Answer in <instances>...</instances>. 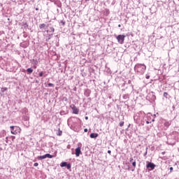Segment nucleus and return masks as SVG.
I'll use <instances>...</instances> for the list:
<instances>
[{
    "label": "nucleus",
    "mask_w": 179,
    "mask_h": 179,
    "mask_svg": "<svg viewBox=\"0 0 179 179\" xmlns=\"http://www.w3.org/2000/svg\"><path fill=\"white\" fill-rule=\"evenodd\" d=\"M134 71L140 73V75H143L146 71V66L145 64H137L134 66Z\"/></svg>",
    "instance_id": "f257e3e1"
},
{
    "label": "nucleus",
    "mask_w": 179,
    "mask_h": 179,
    "mask_svg": "<svg viewBox=\"0 0 179 179\" xmlns=\"http://www.w3.org/2000/svg\"><path fill=\"white\" fill-rule=\"evenodd\" d=\"M131 163L132 167L128 166V170H131V171H135V169H136V160L134 159V157H130L129 159V164Z\"/></svg>",
    "instance_id": "f03ea898"
},
{
    "label": "nucleus",
    "mask_w": 179,
    "mask_h": 179,
    "mask_svg": "<svg viewBox=\"0 0 179 179\" xmlns=\"http://www.w3.org/2000/svg\"><path fill=\"white\" fill-rule=\"evenodd\" d=\"M147 100H148V101H155V100H156V95H155V92H151L150 93H148V94L146 96Z\"/></svg>",
    "instance_id": "7ed1b4c3"
},
{
    "label": "nucleus",
    "mask_w": 179,
    "mask_h": 179,
    "mask_svg": "<svg viewBox=\"0 0 179 179\" xmlns=\"http://www.w3.org/2000/svg\"><path fill=\"white\" fill-rule=\"evenodd\" d=\"M146 163H147L146 169H148V170H150V171H152V170H155V168L156 167V164L149 162H147Z\"/></svg>",
    "instance_id": "20e7f679"
},
{
    "label": "nucleus",
    "mask_w": 179,
    "mask_h": 179,
    "mask_svg": "<svg viewBox=\"0 0 179 179\" xmlns=\"http://www.w3.org/2000/svg\"><path fill=\"white\" fill-rule=\"evenodd\" d=\"M116 39L117 40V43H119V44H122L124 41H125V35H118L116 36Z\"/></svg>",
    "instance_id": "39448f33"
},
{
    "label": "nucleus",
    "mask_w": 179,
    "mask_h": 179,
    "mask_svg": "<svg viewBox=\"0 0 179 179\" xmlns=\"http://www.w3.org/2000/svg\"><path fill=\"white\" fill-rule=\"evenodd\" d=\"M10 132L13 135H17V130L20 129V128H19V127L17 126H10Z\"/></svg>",
    "instance_id": "423d86ee"
},
{
    "label": "nucleus",
    "mask_w": 179,
    "mask_h": 179,
    "mask_svg": "<svg viewBox=\"0 0 179 179\" xmlns=\"http://www.w3.org/2000/svg\"><path fill=\"white\" fill-rule=\"evenodd\" d=\"M52 159L54 157V155H52L50 154H45L44 155H42V156H38V160H43L44 159Z\"/></svg>",
    "instance_id": "0eeeda50"
},
{
    "label": "nucleus",
    "mask_w": 179,
    "mask_h": 179,
    "mask_svg": "<svg viewBox=\"0 0 179 179\" xmlns=\"http://www.w3.org/2000/svg\"><path fill=\"white\" fill-rule=\"evenodd\" d=\"M70 107L73 110V114H79V109L75 105H71Z\"/></svg>",
    "instance_id": "6e6552de"
},
{
    "label": "nucleus",
    "mask_w": 179,
    "mask_h": 179,
    "mask_svg": "<svg viewBox=\"0 0 179 179\" xmlns=\"http://www.w3.org/2000/svg\"><path fill=\"white\" fill-rule=\"evenodd\" d=\"M75 155L76 156V157H79L80 156V155L82 154V150L80 147H78L77 148H76L75 150Z\"/></svg>",
    "instance_id": "1a4fd4ad"
},
{
    "label": "nucleus",
    "mask_w": 179,
    "mask_h": 179,
    "mask_svg": "<svg viewBox=\"0 0 179 179\" xmlns=\"http://www.w3.org/2000/svg\"><path fill=\"white\" fill-rule=\"evenodd\" d=\"M22 118H23V121H24V124H25V125L27 126V127H29V120H30V118L29 117V116H27V115H24L23 117H22Z\"/></svg>",
    "instance_id": "9d476101"
},
{
    "label": "nucleus",
    "mask_w": 179,
    "mask_h": 179,
    "mask_svg": "<svg viewBox=\"0 0 179 179\" xmlns=\"http://www.w3.org/2000/svg\"><path fill=\"white\" fill-rule=\"evenodd\" d=\"M98 136H99V134L97 133H92L90 135V138H91L92 139H96Z\"/></svg>",
    "instance_id": "9b49d317"
},
{
    "label": "nucleus",
    "mask_w": 179,
    "mask_h": 179,
    "mask_svg": "<svg viewBox=\"0 0 179 179\" xmlns=\"http://www.w3.org/2000/svg\"><path fill=\"white\" fill-rule=\"evenodd\" d=\"M92 93V91L89 89H87L85 90L84 94L86 96V97H89L90 96V94Z\"/></svg>",
    "instance_id": "f8f14e48"
},
{
    "label": "nucleus",
    "mask_w": 179,
    "mask_h": 179,
    "mask_svg": "<svg viewBox=\"0 0 179 179\" xmlns=\"http://www.w3.org/2000/svg\"><path fill=\"white\" fill-rule=\"evenodd\" d=\"M20 45V47H22V48H27V47H29V43L24 42V43H21Z\"/></svg>",
    "instance_id": "ddd939ff"
},
{
    "label": "nucleus",
    "mask_w": 179,
    "mask_h": 179,
    "mask_svg": "<svg viewBox=\"0 0 179 179\" xmlns=\"http://www.w3.org/2000/svg\"><path fill=\"white\" fill-rule=\"evenodd\" d=\"M164 125L166 127V128H169V127L171 125V121L165 122Z\"/></svg>",
    "instance_id": "4468645a"
},
{
    "label": "nucleus",
    "mask_w": 179,
    "mask_h": 179,
    "mask_svg": "<svg viewBox=\"0 0 179 179\" xmlns=\"http://www.w3.org/2000/svg\"><path fill=\"white\" fill-rule=\"evenodd\" d=\"M33 69L31 68H28L27 69V75H31V73H33Z\"/></svg>",
    "instance_id": "2eb2a0df"
},
{
    "label": "nucleus",
    "mask_w": 179,
    "mask_h": 179,
    "mask_svg": "<svg viewBox=\"0 0 179 179\" xmlns=\"http://www.w3.org/2000/svg\"><path fill=\"white\" fill-rule=\"evenodd\" d=\"M46 28H47V25L45 24H39V29H41V30H42V29H46Z\"/></svg>",
    "instance_id": "dca6fc26"
},
{
    "label": "nucleus",
    "mask_w": 179,
    "mask_h": 179,
    "mask_svg": "<svg viewBox=\"0 0 179 179\" xmlns=\"http://www.w3.org/2000/svg\"><path fill=\"white\" fill-rule=\"evenodd\" d=\"M52 36H54L52 34H48V38H46V41H50V40L52 38Z\"/></svg>",
    "instance_id": "f3484780"
},
{
    "label": "nucleus",
    "mask_w": 179,
    "mask_h": 179,
    "mask_svg": "<svg viewBox=\"0 0 179 179\" xmlns=\"http://www.w3.org/2000/svg\"><path fill=\"white\" fill-rule=\"evenodd\" d=\"M50 31L47 30V33H54V31H55V29H54V27H50Z\"/></svg>",
    "instance_id": "a211bd4d"
},
{
    "label": "nucleus",
    "mask_w": 179,
    "mask_h": 179,
    "mask_svg": "<svg viewBox=\"0 0 179 179\" xmlns=\"http://www.w3.org/2000/svg\"><path fill=\"white\" fill-rule=\"evenodd\" d=\"M32 62H33V64H34V65H38V60H37V59H33Z\"/></svg>",
    "instance_id": "6ab92c4d"
},
{
    "label": "nucleus",
    "mask_w": 179,
    "mask_h": 179,
    "mask_svg": "<svg viewBox=\"0 0 179 179\" xmlns=\"http://www.w3.org/2000/svg\"><path fill=\"white\" fill-rule=\"evenodd\" d=\"M57 135V136H62V131H61V129H59Z\"/></svg>",
    "instance_id": "aec40b11"
},
{
    "label": "nucleus",
    "mask_w": 179,
    "mask_h": 179,
    "mask_svg": "<svg viewBox=\"0 0 179 179\" xmlns=\"http://www.w3.org/2000/svg\"><path fill=\"white\" fill-rule=\"evenodd\" d=\"M67 163H68V162H62V163L60 164V166H61L62 167H66Z\"/></svg>",
    "instance_id": "412c9836"
},
{
    "label": "nucleus",
    "mask_w": 179,
    "mask_h": 179,
    "mask_svg": "<svg viewBox=\"0 0 179 179\" xmlns=\"http://www.w3.org/2000/svg\"><path fill=\"white\" fill-rule=\"evenodd\" d=\"M44 73H45V72L44 71H41L39 73H38V76L40 78H42V76H44Z\"/></svg>",
    "instance_id": "4be33fe9"
},
{
    "label": "nucleus",
    "mask_w": 179,
    "mask_h": 179,
    "mask_svg": "<svg viewBox=\"0 0 179 179\" xmlns=\"http://www.w3.org/2000/svg\"><path fill=\"white\" fill-rule=\"evenodd\" d=\"M164 97H165L166 99H169V96L170 95H169V93L167 92H164V94H163Z\"/></svg>",
    "instance_id": "5701e85b"
},
{
    "label": "nucleus",
    "mask_w": 179,
    "mask_h": 179,
    "mask_svg": "<svg viewBox=\"0 0 179 179\" xmlns=\"http://www.w3.org/2000/svg\"><path fill=\"white\" fill-rule=\"evenodd\" d=\"M123 99L124 100H128V99H129V95H128V94L123 95Z\"/></svg>",
    "instance_id": "b1692460"
},
{
    "label": "nucleus",
    "mask_w": 179,
    "mask_h": 179,
    "mask_svg": "<svg viewBox=\"0 0 179 179\" xmlns=\"http://www.w3.org/2000/svg\"><path fill=\"white\" fill-rule=\"evenodd\" d=\"M6 90H8V87H4V88L1 89V93H5V92H6Z\"/></svg>",
    "instance_id": "393cba45"
},
{
    "label": "nucleus",
    "mask_w": 179,
    "mask_h": 179,
    "mask_svg": "<svg viewBox=\"0 0 179 179\" xmlns=\"http://www.w3.org/2000/svg\"><path fill=\"white\" fill-rule=\"evenodd\" d=\"M66 167L67 170H69L71 169V164H68L67 163L66 165Z\"/></svg>",
    "instance_id": "a878e982"
},
{
    "label": "nucleus",
    "mask_w": 179,
    "mask_h": 179,
    "mask_svg": "<svg viewBox=\"0 0 179 179\" xmlns=\"http://www.w3.org/2000/svg\"><path fill=\"white\" fill-rule=\"evenodd\" d=\"M48 87H54L55 85H54V84L49 83H48Z\"/></svg>",
    "instance_id": "bb28decb"
},
{
    "label": "nucleus",
    "mask_w": 179,
    "mask_h": 179,
    "mask_svg": "<svg viewBox=\"0 0 179 179\" xmlns=\"http://www.w3.org/2000/svg\"><path fill=\"white\" fill-rule=\"evenodd\" d=\"M29 111V110H27V108H24L22 109V113H24V114H26V113H27Z\"/></svg>",
    "instance_id": "cd10ccee"
},
{
    "label": "nucleus",
    "mask_w": 179,
    "mask_h": 179,
    "mask_svg": "<svg viewBox=\"0 0 179 179\" xmlns=\"http://www.w3.org/2000/svg\"><path fill=\"white\" fill-rule=\"evenodd\" d=\"M119 125L120 127H124V122H120Z\"/></svg>",
    "instance_id": "c85d7f7f"
},
{
    "label": "nucleus",
    "mask_w": 179,
    "mask_h": 179,
    "mask_svg": "<svg viewBox=\"0 0 179 179\" xmlns=\"http://www.w3.org/2000/svg\"><path fill=\"white\" fill-rule=\"evenodd\" d=\"M60 23H61V24H62L64 26L65 24V21L61 20Z\"/></svg>",
    "instance_id": "c756f323"
},
{
    "label": "nucleus",
    "mask_w": 179,
    "mask_h": 179,
    "mask_svg": "<svg viewBox=\"0 0 179 179\" xmlns=\"http://www.w3.org/2000/svg\"><path fill=\"white\" fill-rule=\"evenodd\" d=\"M27 27H29V25L27 24V23H25L24 24V28L26 29Z\"/></svg>",
    "instance_id": "7c9ffc66"
},
{
    "label": "nucleus",
    "mask_w": 179,
    "mask_h": 179,
    "mask_svg": "<svg viewBox=\"0 0 179 179\" xmlns=\"http://www.w3.org/2000/svg\"><path fill=\"white\" fill-rule=\"evenodd\" d=\"M38 166V163L36 162V163H34V167H37Z\"/></svg>",
    "instance_id": "2f4dec72"
},
{
    "label": "nucleus",
    "mask_w": 179,
    "mask_h": 179,
    "mask_svg": "<svg viewBox=\"0 0 179 179\" xmlns=\"http://www.w3.org/2000/svg\"><path fill=\"white\" fill-rule=\"evenodd\" d=\"M145 78L146 79H150V76H146Z\"/></svg>",
    "instance_id": "473e14b6"
},
{
    "label": "nucleus",
    "mask_w": 179,
    "mask_h": 179,
    "mask_svg": "<svg viewBox=\"0 0 179 179\" xmlns=\"http://www.w3.org/2000/svg\"><path fill=\"white\" fill-rule=\"evenodd\" d=\"M147 155H148V151H145V152L144 153V157H146Z\"/></svg>",
    "instance_id": "72a5a7b5"
},
{
    "label": "nucleus",
    "mask_w": 179,
    "mask_h": 179,
    "mask_svg": "<svg viewBox=\"0 0 179 179\" xmlns=\"http://www.w3.org/2000/svg\"><path fill=\"white\" fill-rule=\"evenodd\" d=\"M169 170H170V172L171 173V171H173V167H170Z\"/></svg>",
    "instance_id": "f704fd0d"
},
{
    "label": "nucleus",
    "mask_w": 179,
    "mask_h": 179,
    "mask_svg": "<svg viewBox=\"0 0 179 179\" xmlns=\"http://www.w3.org/2000/svg\"><path fill=\"white\" fill-rule=\"evenodd\" d=\"M35 83H40V81L38 80H36L35 81Z\"/></svg>",
    "instance_id": "c9c22d12"
},
{
    "label": "nucleus",
    "mask_w": 179,
    "mask_h": 179,
    "mask_svg": "<svg viewBox=\"0 0 179 179\" xmlns=\"http://www.w3.org/2000/svg\"><path fill=\"white\" fill-rule=\"evenodd\" d=\"M108 155H111V150H108Z\"/></svg>",
    "instance_id": "e433bc0d"
},
{
    "label": "nucleus",
    "mask_w": 179,
    "mask_h": 179,
    "mask_svg": "<svg viewBox=\"0 0 179 179\" xmlns=\"http://www.w3.org/2000/svg\"><path fill=\"white\" fill-rule=\"evenodd\" d=\"M151 122H150L149 120L146 121V124H150Z\"/></svg>",
    "instance_id": "4c0bfd02"
},
{
    "label": "nucleus",
    "mask_w": 179,
    "mask_h": 179,
    "mask_svg": "<svg viewBox=\"0 0 179 179\" xmlns=\"http://www.w3.org/2000/svg\"><path fill=\"white\" fill-rule=\"evenodd\" d=\"M85 118L86 120H89V117H87V116H85Z\"/></svg>",
    "instance_id": "58836bf2"
},
{
    "label": "nucleus",
    "mask_w": 179,
    "mask_h": 179,
    "mask_svg": "<svg viewBox=\"0 0 179 179\" xmlns=\"http://www.w3.org/2000/svg\"><path fill=\"white\" fill-rule=\"evenodd\" d=\"M88 129H84V132H87Z\"/></svg>",
    "instance_id": "ea45409f"
},
{
    "label": "nucleus",
    "mask_w": 179,
    "mask_h": 179,
    "mask_svg": "<svg viewBox=\"0 0 179 179\" xmlns=\"http://www.w3.org/2000/svg\"><path fill=\"white\" fill-rule=\"evenodd\" d=\"M149 149V148L148 147H146V148H145V152H148V150Z\"/></svg>",
    "instance_id": "a19ab883"
},
{
    "label": "nucleus",
    "mask_w": 179,
    "mask_h": 179,
    "mask_svg": "<svg viewBox=\"0 0 179 179\" xmlns=\"http://www.w3.org/2000/svg\"><path fill=\"white\" fill-rule=\"evenodd\" d=\"M34 69H36L37 68V66H34Z\"/></svg>",
    "instance_id": "79ce46f5"
},
{
    "label": "nucleus",
    "mask_w": 179,
    "mask_h": 179,
    "mask_svg": "<svg viewBox=\"0 0 179 179\" xmlns=\"http://www.w3.org/2000/svg\"><path fill=\"white\" fill-rule=\"evenodd\" d=\"M152 122H155V119H152Z\"/></svg>",
    "instance_id": "37998d69"
},
{
    "label": "nucleus",
    "mask_w": 179,
    "mask_h": 179,
    "mask_svg": "<svg viewBox=\"0 0 179 179\" xmlns=\"http://www.w3.org/2000/svg\"><path fill=\"white\" fill-rule=\"evenodd\" d=\"M118 27H121V24H119V25H118Z\"/></svg>",
    "instance_id": "c03bdc74"
},
{
    "label": "nucleus",
    "mask_w": 179,
    "mask_h": 179,
    "mask_svg": "<svg viewBox=\"0 0 179 179\" xmlns=\"http://www.w3.org/2000/svg\"><path fill=\"white\" fill-rule=\"evenodd\" d=\"M1 150H2V148L0 147V152H1Z\"/></svg>",
    "instance_id": "a18cd8bd"
},
{
    "label": "nucleus",
    "mask_w": 179,
    "mask_h": 179,
    "mask_svg": "<svg viewBox=\"0 0 179 179\" xmlns=\"http://www.w3.org/2000/svg\"><path fill=\"white\" fill-rule=\"evenodd\" d=\"M45 76H47V74L44 75V78H45Z\"/></svg>",
    "instance_id": "49530a36"
},
{
    "label": "nucleus",
    "mask_w": 179,
    "mask_h": 179,
    "mask_svg": "<svg viewBox=\"0 0 179 179\" xmlns=\"http://www.w3.org/2000/svg\"><path fill=\"white\" fill-rule=\"evenodd\" d=\"M36 10H38V8H36Z\"/></svg>",
    "instance_id": "de8ad7c7"
},
{
    "label": "nucleus",
    "mask_w": 179,
    "mask_h": 179,
    "mask_svg": "<svg viewBox=\"0 0 179 179\" xmlns=\"http://www.w3.org/2000/svg\"><path fill=\"white\" fill-rule=\"evenodd\" d=\"M162 155H164V152H162Z\"/></svg>",
    "instance_id": "09e8293b"
},
{
    "label": "nucleus",
    "mask_w": 179,
    "mask_h": 179,
    "mask_svg": "<svg viewBox=\"0 0 179 179\" xmlns=\"http://www.w3.org/2000/svg\"><path fill=\"white\" fill-rule=\"evenodd\" d=\"M88 100H90V98H89Z\"/></svg>",
    "instance_id": "8fccbe9b"
},
{
    "label": "nucleus",
    "mask_w": 179,
    "mask_h": 179,
    "mask_svg": "<svg viewBox=\"0 0 179 179\" xmlns=\"http://www.w3.org/2000/svg\"><path fill=\"white\" fill-rule=\"evenodd\" d=\"M85 1H89V0H85Z\"/></svg>",
    "instance_id": "3c124183"
}]
</instances>
